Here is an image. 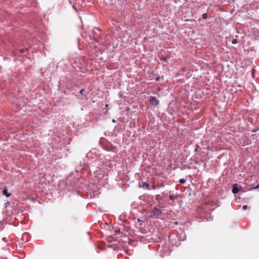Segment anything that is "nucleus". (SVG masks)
I'll return each instance as SVG.
<instances>
[{
  "label": "nucleus",
  "instance_id": "1",
  "mask_svg": "<svg viewBox=\"0 0 259 259\" xmlns=\"http://www.w3.org/2000/svg\"><path fill=\"white\" fill-rule=\"evenodd\" d=\"M149 102L150 104L153 106H156L159 104V101L155 97L151 96Z\"/></svg>",
  "mask_w": 259,
  "mask_h": 259
},
{
  "label": "nucleus",
  "instance_id": "2",
  "mask_svg": "<svg viewBox=\"0 0 259 259\" xmlns=\"http://www.w3.org/2000/svg\"><path fill=\"white\" fill-rule=\"evenodd\" d=\"M162 206H155L154 207V210L155 211L156 213L157 214H160L162 213Z\"/></svg>",
  "mask_w": 259,
  "mask_h": 259
},
{
  "label": "nucleus",
  "instance_id": "3",
  "mask_svg": "<svg viewBox=\"0 0 259 259\" xmlns=\"http://www.w3.org/2000/svg\"><path fill=\"white\" fill-rule=\"evenodd\" d=\"M140 187L150 190V185L147 182H142L141 184H140Z\"/></svg>",
  "mask_w": 259,
  "mask_h": 259
},
{
  "label": "nucleus",
  "instance_id": "4",
  "mask_svg": "<svg viewBox=\"0 0 259 259\" xmlns=\"http://www.w3.org/2000/svg\"><path fill=\"white\" fill-rule=\"evenodd\" d=\"M239 192V188L237 187V185L235 184L233 185L232 192L234 194H237Z\"/></svg>",
  "mask_w": 259,
  "mask_h": 259
},
{
  "label": "nucleus",
  "instance_id": "5",
  "mask_svg": "<svg viewBox=\"0 0 259 259\" xmlns=\"http://www.w3.org/2000/svg\"><path fill=\"white\" fill-rule=\"evenodd\" d=\"M155 199L159 203H160L163 199V197L159 194L156 195L155 196Z\"/></svg>",
  "mask_w": 259,
  "mask_h": 259
},
{
  "label": "nucleus",
  "instance_id": "6",
  "mask_svg": "<svg viewBox=\"0 0 259 259\" xmlns=\"http://www.w3.org/2000/svg\"><path fill=\"white\" fill-rule=\"evenodd\" d=\"M3 194H4V195H6V197H8L11 196V194L9 193L8 192V190L6 188L4 189V190H3Z\"/></svg>",
  "mask_w": 259,
  "mask_h": 259
},
{
  "label": "nucleus",
  "instance_id": "7",
  "mask_svg": "<svg viewBox=\"0 0 259 259\" xmlns=\"http://www.w3.org/2000/svg\"><path fill=\"white\" fill-rule=\"evenodd\" d=\"M169 199L171 200L174 201V200H175L176 199H177L179 197V196H173V195H169Z\"/></svg>",
  "mask_w": 259,
  "mask_h": 259
},
{
  "label": "nucleus",
  "instance_id": "8",
  "mask_svg": "<svg viewBox=\"0 0 259 259\" xmlns=\"http://www.w3.org/2000/svg\"><path fill=\"white\" fill-rule=\"evenodd\" d=\"M186 180L184 179H181L180 180L179 182H180V183L181 184H184L186 183Z\"/></svg>",
  "mask_w": 259,
  "mask_h": 259
},
{
  "label": "nucleus",
  "instance_id": "9",
  "mask_svg": "<svg viewBox=\"0 0 259 259\" xmlns=\"http://www.w3.org/2000/svg\"><path fill=\"white\" fill-rule=\"evenodd\" d=\"M232 43L233 44H237V39H233L232 40Z\"/></svg>",
  "mask_w": 259,
  "mask_h": 259
},
{
  "label": "nucleus",
  "instance_id": "10",
  "mask_svg": "<svg viewBox=\"0 0 259 259\" xmlns=\"http://www.w3.org/2000/svg\"><path fill=\"white\" fill-rule=\"evenodd\" d=\"M202 17H203V19H206L207 17V14H206V13L203 14L202 15Z\"/></svg>",
  "mask_w": 259,
  "mask_h": 259
},
{
  "label": "nucleus",
  "instance_id": "11",
  "mask_svg": "<svg viewBox=\"0 0 259 259\" xmlns=\"http://www.w3.org/2000/svg\"><path fill=\"white\" fill-rule=\"evenodd\" d=\"M247 208H248V206H247V205H243V209L244 210H246V209H247Z\"/></svg>",
  "mask_w": 259,
  "mask_h": 259
},
{
  "label": "nucleus",
  "instance_id": "12",
  "mask_svg": "<svg viewBox=\"0 0 259 259\" xmlns=\"http://www.w3.org/2000/svg\"><path fill=\"white\" fill-rule=\"evenodd\" d=\"M199 146L198 145H196L195 148V152H197L198 151V149L199 148Z\"/></svg>",
  "mask_w": 259,
  "mask_h": 259
},
{
  "label": "nucleus",
  "instance_id": "13",
  "mask_svg": "<svg viewBox=\"0 0 259 259\" xmlns=\"http://www.w3.org/2000/svg\"><path fill=\"white\" fill-rule=\"evenodd\" d=\"M85 98H86V95H84V96H82V97H80L81 100H83Z\"/></svg>",
  "mask_w": 259,
  "mask_h": 259
},
{
  "label": "nucleus",
  "instance_id": "14",
  "mask_svg": "<svg viewBox=\"0 0 259 259\" xmlns=\"http://www.w3.org/2000/svg\"><path fill=\"white\" fill-rule=\"evenodd\" d=\"M84 92V89H82L80 91V93L82 95H83V93Z\"/></svg>",
  "mask_w": 259,
  "mask_h": 259
},
{
  "label": "nucleus",
  "instance_id": "15",
  "mask_svg": "<svg viewBox=\"0 0 259 259\" xmlns=\"http://www.w3.org/2000/svg\"><path fill=\"white\" fill-rule=\"evenodd\" d=\"M160 80V77H156L155 78V80L158 81Z\"/></svg>",
  "mask_w": 259,
  "mask_h": 259
},
{
  "label": "nucleus",
  "instance_id": "16",
  "mask_svg": "<svg viewBox=\"0 0 259 259\" xmlns=\"http://www.w3.org/2000/svg\"><path fill=\"white\" fill-rule=\"evenodd\" d=\"M257 188H259V184L257 185L256 187H254V189H257Z\"/></svg>",
  "mask_w": 259,
  "mask_h": 259
},
{
  "label": "nucleus",
  "instance_id": "17",
  "mask_svg": "<svg viewBox=\"0 0 259 259\" xmlns=\"http://www.w3.org/2000/svg\"><path fill=\"white\" fill-rule=\"evenodd\" d=\"M120 220H122V216H121V215L120 216Z\"/></svg>",
  "mask_w": 259,
  "mask_h": 259
},
{
  "label": "nucleus",
  "instance_id": "18",
  "mask_svg": "<svg viewBox=\"0 0 259 259\" xmlns=\"http://www.w3.org/2000/svg\"><path fill=\"white\" fill-rule=\"evenodd\" d=\"M112 122H115V119H112Z\"/></svg>",
  "mask_w": 259,
  "mask_h": 259
},
{
  "label": "nucleus",
  "instance_id": "19",
  "mask_svg": "<svg viewBox=\"0 0 259 259\" xmlns=\"http://www.w3.org/2000/svg\"><path fill=\"white\" fill-rule=\"evenodd\" d=\"M153 189H155V186H154H154H153Z\"/></svg>",
  "mask_w": 259,
  "mask_h": 259
}]
</instances>
